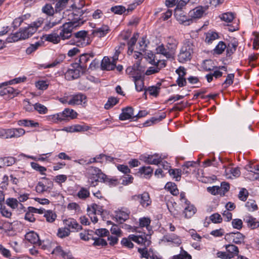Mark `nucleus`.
<instances>
[{
    "label": "nucleus",
    "instance_id": "nucleus-1",
    "mask_svg": "<svg viewBox=\"0 0 259 259\" xmlns=\"http://www.w3.org/2000/svg\"><path fill=\"white\" fill-rule=\"evenodd\" d=\"M178 44L179 42L175 38L169 37L167 38L166 48L164 47L163 44H161L156 48V53L163 55L167 59L174 60Z\"/></svg>",
    "mask_w": 259,
    "mask_h": 259
},
{
    "label": "nucleus",
    "instance_id": "nucleus-2",
    "mask_svg": "<svg viewBox=\"0 0 259 259\" xmlns=\"http://www.w3.org/2000/svg\"><path fill=\"white\" fill-rule=\"evenodd\" d=\"M194 47L190 39H186L178 55V61L181 63L190 61L194 53Z\"/></svg>",
    "mask_w": 259,
    "mask_h": 259
},
{
    "label": "nucleus",
    "instance_id": "nucleus-3",
    "mask_svg": "<svg viewBox=\"0 0 259 259\" xmlns=\"http://www.w3.org/2000/svg\"><path fill=\"white\" fill-rule=\"evenodd\" d=\"M88 32L85 30H81L74 33L75 39L70 40V44L75 45L78 47H85L90 44V38L87 37Z\"/></svg>",
    "mask_w": 259,
    "mask_h": 259
},
{
    "label": "nucleus",
    "instance_id": "nucleus-4",
    "mask_svg": "<svg viewBox=\"0 0 259 259\" xmlns=\"http://www.w3.org/2000/svg\"><path fill=\"white\" fill-rule=\"evenodd\" d=\"M71 8L73 12L68 14V20L73 22L75 25L78 24V26L83 24L84 21L82 20L81 17L84 13V11L77 8L75 4H72Z\"/></svg>",
    "mask_w": 259,
    "mask_h": 259
},
{
    "label": "nucleus",
    "instance_id": "nucleus-5",
    "mask_svg": "<svg viewBox=\"0 0 259 259\" xmlns=\"http://www.w3.org/2000/svg\"><path fill=\"white\" fill-rule=\"evenodd\" d=\"M78 26V24H75L73 22L69 21L67 23H64L60 27L61 31L60 32L61 38L64 40L70 38L71 36V32L73 28Z\"/></svg>",
    "mask_w": 259,
    "mask_h": 259
},
{
    "label": "nucleus",
    "instance_id": "nucleus-6",
    "mask_svg": "<svg viewBox=\"0 0 259 259\" xmlns=\"http://www.w3.org/2000/svg\"><path fill=\"white\" fill-rule=\"evenodd\" d=\"M131 199L135 201L138 200L143 207H147L151 205L152 202L149 194L147 192H144L141 194L133 195L132 196Z\"/></svg>",
    "mask_w": 259,
    "mask_h": 259
},
{
    "label": "nucleus",
    "instance_id": "nucleus-7",
    "mask_svg": "<svg viewBox=\"0 0 259 259\" xmlns=\"http://www.w3.org/2000/svg\"><path fill=\"white\" fill-rule=\"evenodd\" d=\"M90 60V56L88 53H84L80 56V58L78 61V62H76L71 64L72 67L80 68L81 69V74L85 73L87 70V63Z\"/></svg>",
    "mask_w": 259,
    "mask_h": 259
},
{
    "label": "nucleus",
    "instance_id": "nucleus-8",
    "mask_svg": "<svg viewBox=\"0 0 259 259\" xmlns=\"http://www.w3.org/2000/svg\"><path fill=\"white\" fill-rule=\"evenodd\" d=\"M245 236L239 232H231L227 233L225 235V239L229 241H232V242L240 244L243 242Z\"/></svg>",
    "mask_w": 259,
    "mask_h": 259
},
{
    "label": "nucleus",
    "instance_id": "nucleus-9",
    "mask_svg": "<svg viewBox=\"0 0 259 259\" xmlns=\"http://www.w3.org/2000/svg\"><path fill=\"white\" fill-rule=\"evenodd\" d=\"M174 16L180 23L184 24L185 25H189L192 23V19L188 18L181 9H175Z\"/></svg>",
    "mask_w": 259,
    "mask_h": 259
},
{
    "label": "nucleus",
    "instance_id": "nucleus-10",
    "mask_svg": "<svg viewBox=\"0 0 259 259\" xmlns=\"http://www.w3.org/2000/svg\"><path fill=\"white\" fill-rule=\"evenodd\" d=\"M87 101L86 95L81 93H78L71 96V99L68 101V104L71 105L84 104L87 103Z\"/></svg>",
    "mask_w": 259,
    "mask_h": 259
},
{
    "label": "nucleus",
    "instance_id": "nucleus-11",
    "mask_svg": "<svg viewBox=\"0 0 259 259\" xmlns=\"http://www.w3.org/2000/svg\"><path fill=\"white\" fill-rule=\"evenodd\" d=\"M20 93L19 90L7 85V87L0 91V96L8 95V97L5 98L6 99H12L19 95Z\"/></svg>",
    "mask_w": 259,
    "mask_h": 259
},
{
    "label": "nucleus",
    "instance_id": "nucleus-12",
    "mask_svg": "<svg viewBox=\"0 0 259 259\" xmlns=\"http://www.w3.org/2000/svg\"><path fill=\"white\" fill-rule=\"evenodd\" d=\"M106 178V175L102 170L97 172L93 176L88 177V182L91 187L96 186L98 182H102L104 179Z\"/></svg>",
    "mask_w": 259,
    "mask_h": 259
},
{
    "label": "nucleus",
    "instance_id": "nucleus-13",
    "mask_svg": "<svg viewBox=\"0 0 259 259\" xmlns=\"http://www.w3.org/2000/svg\"><path fill=\"white\" fill-rule=\"evenodd\" d=\"M72 67L71 69H68L65 74L66 78L68 80L77 79L81 74V69L80 68Z\"/></svg>",
    "mask_w": 259,
    "mask_h": 259
},
{
    "label": "nucleus",
    "instance_id": "nucleus-14",
    "mask_svg": "<svg viewBox=\"0 0 259 259\" xmlns=\"http://www.w3.org/2000/svg\"><path fill=\"white\" fill-rule=\"evenodd\" d=\"M119 119L120 120H125L129 119H134V109L132 107H126L122 109V112L119 115Z\"/></svg>",
    "mask_w": 259,
    "mask_h": 259
},
{
    "label": "nucleus",
    "instance_id": "nucleus-15",
    "mask_svg": "<svg viewBox=\"0 0 259 259\" xmlns=\"http://www.w3.org/2000/svg\"><path fill=\"white\" fill-rule=\"evenodd\" d=\"M25 239L29 242L34 245H41V240L38 235L34 231L28 232L25 235Z\"/></svg>",
    "mask_w": 259,
    "mask_h": 259
},
{
    "label": "nucleus",
    "instance_id": "nucleus-16",
    "mask_svg": "<svg viewBox=\"0 0 259 259\" xmlns=\"http://www.w3.org/2000/svg\"><path fill=\"white\" fill-rule=\"evenodd\" d=\"M64 224L65 225V227L69 228V230L72 229V231L76 230L78 231L82 229L81 225H79L76 221L74 219L68 218L63 221Z\"/></svg>",
    "mask_w": 259,
    "mask_h": 259
},
{
    "label": "nucleus",
    "instance_id": "nucleus-17",
    "mask_svg": "<svg viewBox=\"0 0 259 259\" xmlns=\"http://www.w3.org/2000/svg\"><path fill=\"white\" fill-rule=\"evenodd\" d=\"M102 70H113L115 68V65L111 63L110 59L107 57H105L102 61L101 64Z\"/></svg>",
    "mask_w": 259,
    "mask_h": 259
},
{
    "label": "nucleus",
    "instance_id": "nucleus-18",
    "mask_svg": "<svg viewBox=\"0 0 259 259\" xmlns=\"http://www.w3.org/2000/svg\"><path fill=\"white\" fill-rule=\"evenodd\" d=\"M109 30V27L107 25H103L99 28L93 30L92 34L94 36L102 37L108 33Z\"/></svg>",
    "mask_w": 259,
    "mask_h": 259
},
{
    "label": "nucleus",
    "instance_id": "nucleus-19",
    "mask_svg": "<svg viewBox=\"0 0 259 259\" xmlns=\"http://www.w3.org/2000/svg\"><path fill=\"white\" fill-rule=\"evenodd\" d=\"M157 157V155H148V156H141L143 160L148 164H160L161 162V159L159 158H154V157Z\"/></svg>",
    "mask_w": 259,
    "mask_h": 259
},
{
    "label": "nucleus",
    "instance_id": "nucleus-20",
    "mask_svg": "<svg viewBox=\"0 0 259 259\" xmlns=\"http://www.w3.org/2000/svg\"><path fill=\"white\" fill-rule=\"evenodd\" d=\"M43 37L45 40L50 42H52L55 44H58L60 41V34H58L56 31H54L53 33L50 34L44 35Z\"/></svg>",
    "mask_w": 259,
    "mask_h": 259
},
{
    "label": "nucleus",
    "instance_id": "nucleus-21",
    "mask_svg": "<svg viewBox=\"0 0 259 259\" xmlns=\"http://www.w3.org/2000/svg\"><path fill=\"white\" fill-rule=\"evenodd\" d=\"M18 124L20 126L25 127H37L39 126V123L35 122L33 120L21 119L18 121Z\"/></svg>",
    "mask_w": 259,
    "mask_h": 259
},
{
    "label": "nucleus",
    "instance_id": "nucleus-22",
    "mask_svg": "<svg viewBox=\"0 0 259 259\" xmlns=\"http://www.w3.org/2000/svg\"><path fill=\"white\" fill-rule=\"evenodd\" d=\"M244 221L247 224L248 227L252 229L259 227V221H256L255 218L251 215L246 217Z\"/></svg>",
    "mask_w": 259,
    "mask_h": 259
},
{
    "label": "nucleus",
    "instance_id": "nucleus-23",
    "mask_svg": "<svg viewBox=\"0 0 259 259\" xmlns=\"http://www.w3.org/2000/svg\"><path fill=\"white\" fill-rule=\"evenodd\" d=\"M130 214V211H125L121 210L117 212L115 218L117 221H119L120 223H122V222H125L129 219Z\"/></svg>",
    "mask_w": 259,
    "mask_h": 259
},
{
    "label": "nucleus",
    "instance_id": "nucleus-24",
    "mask_svg": "<svg viewBox=\"0 0 259 259\" xmlns=\"http://www.w3.org/2000/svg\"><path fill=\"white\" fill-rule=\"evenodd\" d=\"M166 117V113L165 112H163L161 115L159 116L158 117H153L150 120H147L143 123L144 126H148L151 125V124H154L155 123L161 121L162 119H164Z\"/></svg>",
    "mask_w": 259,
    "mask_h": 259
},
{
    "label": "nucleus",
    "instance_id": "nucleus-25",
    "mask_svg": "<svg viewBox=\"0 0 259 259\" xmlns=\"http://www.w3.org/2000/svg\"><path fill=\"white\" fill-rule=\"evenodd\" d=\"M41 11L43 13L45 14L48 17H54L55 10H54L52 4H46L42 7Z\"/></svg>",
    "mask_w": 259,
    "mask_h": 259
},
{
    "label": "nucleus",
    "instance_id": "nucleus-26",
    "mask_svg": "<svg viewBox=\"0 0 259 259\" xmlns=\"http://www.w3.org/2000/svg\"><path fill=\"white\" fill-rule=\"evenodd\" d=\"M186 205L187 206L184 208L183 212L185 214V217L188 219L192 217L195 213L196 208L193 205H191L190 203Z\"/></svg>",
    "mask_w": 259,
    "mask_h": 259
},
{
    "label": "nucleus",
    "instance_id": "nucleus-27",
    "mask_svg": "<svg viewBox=\"0 0 259 259\" xmlns=\"http://www.w3.org/2000/svg\"><path fill=\"white\" fill-rule=\"evenodd\" d=\"M43 21L44 20H39L38 23L34 22L33 24H31L28 27L25 28L30 36L36 31L37 29L42 23Z\"/></svg>",
    "mask_w": 259,
    "mask_h": 259
},
{
    "label": "nucleus",
    "instance_id": "nucleus-28",
    "mask_svg": "<svg viewBox=\"0 0 259 259\" xmlns=\"http://www.w3.org/2000/svg\"><path fill=\"white\" fill-rule=\"evenodd\" d=\"M189 13L192 17L191 19L192 20L193 19H198L202 16L204 13V10L202 7H197L192 11H191Z\"/></svg>",
    "mask_w": 259,
    "mask_h": 259
},
{
    "label": "nucleus",
    "instance_id": "nucleus-29",
    "mask_svg": "<svg viewBox=\"0 0 259 259\" xmlns=\"http://www.w3.org/2000/svg\"><path fill=\"white\" fill-rule=\"evenodd\" d=\"M61 114L62 117L64 118V120L68 117L71 119H74L76 118L77 115V113L74 110L69 108H65L62 113H61Z\"/></svg>",
    "mask_w": 259,
    "mask_h": 259
},
{
    "label": "nucleus",
    "instance_id": "nucleus-30",
    "mask_svg": "<svg viewBox=\"0 0 259 259\" xmlns=\"http://www.w3.org/2000/svg\"><path fill=\"white\" fill-rule=\"evenodd\" d=\"M227 252L229 254L235 256L239 255L238 254L239 251L238 247L234 244H227L225 245Z\"/></svg>",
    "mask_w": 259,
    "mask_h": 259
},
{
    "label": "nucleus",
    "instance_id": "nucleus-31",
    "mask_svg": "<svg viewBox=\"0 0 259 259\" xmlns=\"http://www.w3.org/2000/svg\"><path fill=\"white\" fill-rule=\"evenodd\" d=\"M238 43L237 41L231 42L228 44L226 48V55L230 57L236 51Z\"/></svg>",
    "mask_w": 259,
    "mask_h": 259
},
{
    "label": "nucleus",
    "instance_id": "nucleus-32",
    "mask_svg": "<svg viewBox=\"0 0 259 259\" xmlns=\"http://www.w3.org/2000/svg\"><path fill=\"white\" fill-rule=\"evenodd\" d=\"M163 238L167 242H172L177 244L178 245L181 243V239L175 234L165 235L163 236Z\"/></svg>",
    "mask_w": 259,
    "mask_h": 259
},
{
    "label": "nucleus",
    "instance_id": "nucleus-33",
    "mask_svg": "<svg viewBox=\"0 0 259 259\" xmlns=\"http://www.w3.org/2000/svg\"><path fill=\"white\" fill-rule=\"evenodd\" d=\"M168 173L170 176L176 179V181H180L182 174V170L180 168H170L168 170Z\"/></svg>",
    "mask_w": 259,
    "mask_h": 259
},
{
    "label": "nucleus",
    "instance_id": "nucleus-34",
    "mask_svg": "<svg viewBox=\"0 0 259 259\" xmlns=\"http://www.w3.org/2000/svg\"><path fill=\"white\" fill-rule=\"evenodd\" d=\"M165 187L173 195L177 196L179 194V190L177 188V185L175 183L167 182L165 185Z\"/></svg>",
    "mask_w": 259,
    "mask_h": 259
},
{
    "label": "nucleus",
    "instance_id": "nucleus-35",
    "mask_svg": "<svg viewBox=\"0 0 259 259\" xmlns=\"http://www.w3.org/2000/svg\"><path fill=\"white\" fill-rule=\"evenodd\" d=\"M46 221L49 223L54 222L57 218V214L51 210H47L44 214Z\"/></svg>",
    "mask_w": 259,
    "mask_h": 259
},
{
    "label": "nucleus",
    "instance_id": "nucleus-36",
    "mask_svg": "<svg viewBox=\"0 0 259 259\" xmlns=\"http://www.w3.org/2000/svg\"><path fill=\"white\" fill-rule=\"evenodd\" d=\"M26 211L24 219L29 222L33 223L35 221V218L34 217V212L31 210V207L29 206L27 208V210Z\"/></svg>",
    "mask_w": 259,
    "mask_h": 259
},
{
    "label": "nucleus",
    "instance_id": "nucleus-37",
    "mask_svg": "<svg viewBox=\"0 0 259 259\" xmlns=\"http://www.w3.org/2000/svg\"><path fill=\"white\" fill-rule=\"evenodd\" d=\"M110 11L115 14L122 15L126 12V9L125 7L118 5L111 7Z\"/></svg>",
    "mask_w": 259,
    "mask_h": 259
},
{
    "label": "nucleus",
    "instance_id": "nucleus-38",
    "mask_svg": "<svg viewBox=\"0 0 259 259\" xmlns=\"http://www.w3.org/2000/svg\"><path fill=\"white\" fill-rule=\"evenodd\" d=\"M91 239L94 240V242L93 243V245L94 246H106L108 244L107 241L105 239L101 238L100 237H92Z\"/></svg>",
    "mask_w": 259,
    "mask_h": 259
},
{
    "label": "nucleus",
    "instance_id": "nucleus-39",
    "mask_svg": "<svg viewBox=\"0 0 259 259\" xmlns=\"http://www.w3.org/2000/svg\"><path fill=\"white\" fill-rule=\"evenodd\" d=\"M227 48L226 44L223 41H220L214 49V53L216 54L220 55L223 53Z\"/></svg>",
    "mask_w": 259,
    "mask_h": 259
},
{
    "label": "nucleus",
    "instance_id": "nucleus-40",
    "mask_svg": "<svg viewBox=\"0 0 259 259\" xmlns=\"http://www.w3.org/2000/svg\"><path fill=\"white\" fill-rule=\"evenodd\" d=\"M146 56V58L150 64L153 65H158L159 63H160V60L155 61V55L152 52H148Z\"/></svg>",
    "mask_w": 259,
    "mask_h": 259
},
{
    "label": "nucleus",
    "instance_id": "nucleus-41",
    "mask_svg": "<svg viewBox=\"0 0 259 259\" xmlns=\"http://www.w3.org/2000/svg\"><path fill=\"white\" fill-rule=\"evenodd\" d=\"M144 69L143 68L135 70L134 72L133 79H141L144 78L145 73H144Z\"/></svg>",
    "mask_w": 259,
    "mask_h": 259
},
{
    "label": "nucleus",
    "instance_id": "nucleus-42",
    "mask_svg": "<svg viewBox=\"0 0 259 259\" xmlns=\"http://www.w3.org/2000/svg\"><path fill=\"white\" fill-rule=\"evenodd\" d=\"M68 0H59L55 5V12L56 13L59 12L65 8Z\"/></svg>",
    "mask_w": 259,
    "mask_h": 259
},
{
    "label": "nucleus",
    "instance_id": "nucleus-43",
    "mask_svg": "<svg viewBox=\"0 0 259 259\" xmlns=\"http://www.w3.org/2000/svg\"><path fill=\"white\" fill-rule=\"evenodd\" d=\"M71 231L68 228H59L58 230L57 235L59 237L63 238L65 237L68 236L70 233Z\"/></svg>",
    "mask_w": 259,
    "mask_h": 259
},
{
    "label": "nucleus",
    "instance_id": "nucleus-44",
    "mask_svg": "<svg viewBox=\"0 0 259 259\" xmlns=\"http://www.w3.org/2000/svg\"><path fill=\"white\" fill-rule=\"evenodd\" d=\"M20 39H22L21 33L19 32H16L14 34H11L6 39V41L8 42L17 41Z\"/></svg>",
    "mask_w": 259,
    "mask_h": 259
},
{
    "label": "nucleus",
    "instance_id": "nucleus-45",
    "mask_svg": "<svg viewBox=\"0 0 259 259\" xmlns=\"http://www.w3.org/2000/svg\"><path fill=\"white\" fill-rule=\"evenodd\" d=\"M128 238H130V239L132 240V241L139 244L145 243L146 241V238L140 235L136 236L134 234H131L128 236Z\"/></svg>",
    "mask_w": 259,
    "mask_h": 259
},
{
    "label": "nucleus",
    "instance_id": "nucleus-46",
    "mask_svg": "<svg viewBox=\"0 0 259 259\" xmlns=\"http://www.w3.org/2000/svg\"><path fill=\"white\" fill-rule=\"evenodd\" d=\"M181 251L180 254L174 256L172 259H192L191 255L184 250L183 247H181Z\"/></svg>",
    "mask_w": 259,
    "mask_h": 259
},
{
    "label": "nucleus",
    "instance_id": "nucleus-47",
    "mask_svg": "<svg viewBox=\"0 0 259 259\" xmlns=\"http://www.w3.org/2000/svg\"><path fill=\"white\" fill-rule=\"evenodd\" d=\"M90 191L86 188L82 187L78 192L77 196L81 199H85L90 196Z\"/></svg>",
    "mask_w": 259,
    "mask_h": 259
},
{
    "label": "nucleus",
    "instance_id": "nucleus-48",
    "mask_svg": "<svg viewBox=\"0 0 259 259\" xmlns=\"http://www.w3.org/2000/svg\"><path fill=\"white\" fill-rule=\"evenodd\" d=\"M153 169L150 166H143L139 168V172L144 174L145 176L150 177L153 173Z\"/></svg>",
    "mask_w": 259,
    "mask_h": 259
},
{
    "label": "nucleus",
    "instance_id": "nucleus-49",
    "mask_svg": "<svg viewBox=\"0 0 259 259\" xmlns=\"http://www.w3.org/2000/svg\"><path fill=\"white\" fill-rule=\"evenodd\" d=\"M230 189V184L228 182H223L221 183V186L220 187L219 194L223 196L225 193L227 192Z\"/></svg>",
    "mask_w": 259,
    "mask_h": 259
},
{
    "label": "nucleus",
    "instance_id": "nucleus-50",
    "mask_svg": "<svg viewBox=\"0 0 259 259\" xmlns=\"http://www.w3.org/2000/svg\"><path fill=\"white\" fill-rule=\"evenodd\" d=\"M235 74L234 73L228 74L227 76L226 80L223 83L222 85H224L225 88H228L232 85L233 83Z\"/></svg>",
    "mask_w": 259,
    "mask_h": 259
},
{
    "label": "nucleus",
    "instance_id": "nucleus-51",
    "mask_svg": "<svg viewBox=\"0 0 259 259\" xmlns=\"http://www.w3.org/2000/svg\"><path fill=\"white\" fill-rule=\"evenodd\" d=\"M30 164L33 169L39 171L41 175H46L44 172L47 170V168L45 167L41 166L37 163L34 162H31Z\"/></svg>",
    "mask_w": 259,
    "mask_h": 259
},
{
    "label": "nucleus",
    "instance_id": "nucleus-52",
    "mask_svg": "<svg viewBox=\"0 0 259 259\" xmlns=\"http://www.w3.org/2000/svg\"><path fill=\"white\" fill-rule=\"evenodd\" d=\"M219 38V34L218 33L215 32H208L206 34V37L205 41L208 43H211L212 41L215 39H217Z\"/></svg>",
    "mask_w": 259,
    "mask_h": 259
},
{
    "label": "nucleus",
    "instance_id": "nucleus-53",
    "mask_svg": "<svg viewBox=\"0 0 259 259\" xmlns=\"http://www.w3.org/2000/svg\"><path fill=\"white\" fill-rule=\"evenodd\" d=\"M102 182L108 184L110 187L117 186L119 183L117 179L110 178L107 175Z\"/></svg>",
    "mask_w": 259,
    "mask_h": 259
},
{
    "label": "nucleus",
    "instance_id": "nucleus-54",
    "mask_svg": "<svg viewBox=\"0 0 259 259\" xmlns=\"http://www.w3.org/2000/svg\"><path fill=\"white\" fill-rule=\"evenodd\" d=\"M66 56L64 54H61L53 62H52L51 64H49L47 66V68H52L56 66L58 64L61 63L63 61V60L65 59Z\"/></svg>",
    "mask_w": 259,
    "mask_h": 259
},
{
    "label": "nucleus",
    "instance_id": "nucleus-55",
    "mask_svg": "<svg viewBox=\"0 0 259 259\" xmlns=\"http://www.w3.org/2000/svg\"><path fill=\"white\" fill-rule=\"evenodd\" d=\"M160 88L159 87L151 86L148 87L146 91H148L150 95L154 97H157L160 92Z\"/></svg>",
    "mask_w": 259,
    "mask_h": 259
},
{
    "label": "nucleus",
    "instance_id": "nucleus-56",
    "mask_svg": "<svg viewBox=\"0 0 259 259\" xmlns=\"http://www.w3.org/2000/svg\"><path fill=\"white\" fill-rule=\"evenodd\" d=\"M53 18L54 17H50L49 21L45 24V26L44 27V29L45 30H48L50 28H52L56 25L59 24L60 22V20L57 21H53Z\"/></svg>",
    "mask_w": 259,
    "mask_h": 259
},
{
    "label": "nucleus",
    "instance_id": "nucleus-57",
    "mask_svg": "<svg viewBox=\"0 0 259 259\" xmlns=\"http://www.w3.org/2000/svg\"><path fill=\"white\" fill-rule=\"evenodd\" d=\"M34 110H36L39 114H46L48 112L47 108L44 105L36 103L34 104Z\"/></svg>",
    "mask_w": 259,
    "mask_h": 259
},
{
    "label": "nucleus",
    "instance_id": "nucleus-58",
    "mask_svg": "<svg viewBox=\"0 0 259 259\" xmlns=\"http://www.w3.org/2000/svg\"><path fill=\"white\" fill-rule=\"evenodd\" d=\"M41 43L39 41L36 42L35 44H31L30 46L26 50V53L30 55L35 51L40 46Z\"/></svg>",
    "mask_w": 259,
    "mask_h": 259
},
{
    "label": "nucleus",
    "instance_id": "nucleus-59",
    "mask_svg": "<svg viewBox=\"0 0 259 259\" xmlns=\"http://www.w3.org/2000/svg\"><path fill=\"white\" fill-rule=\"evenodd\" d=\"M136 90L138 92H141L143 91L144 87V78L141 79H133Z\"/></svg>",
    "mask_w": 259,
    "mask_h": 259
},
{
    "label": "nucleus",
    "instance_id": "nucleus-60",
    "mask_svg": "<svg viewBox=\"0 0 259 259\" xmlns=\"http://www.w3.org/2000/svg\"><path fill=\"white\" fill-rule=\"evenodd\" d=\"M245 206L249 210L254 211L258 209L257 204L255 201L253 200L249 199L246 203Z\"/></svg>",
    "mask_w": 259,
    "mask_h": 259
},
{
    "label": "nucleus",
    "instance_id": "nucleus-61",
    "mask_svg": "<svg viewBox=\"0 0 259 259\" xmlns=\"http://www.w3.org/2000/svg\"><path fill=\"white\" fill-rule=\"evenodd\" d=\"M6 203L13 209H15L18 206V201L16 198H9L6 200Z\"/></svg>",
    "mask_w": 259,
    "mask_h": 259
},
{
    "label": "nucleus",
    "instance_id": "nucleus-62",
    "mask_svg": "<svg viewBox=\"0 0 259 259\" xmlns=\"http://www.w3.org/2000/svg\"><path fill=\"white\" fill-rule=\"evenodd\" d=\"M210 220L214 224L221 223L222 222V218L218 213H214L209 217Z\"/></svg>",
    "mask_w": 259,
    "mask_h": 259
},
{
    "label": "nucleus",
    "instance_id": "nucleus-63",
    "mask_svg": "<svg viewBox=\"0 0 259 259\" xmlns=\"http://www.w3.org/2000/svg\"><path fill=\"white\" fill-rule=\"evenodd\" d=\"M220 18L226 22H231L234 19V16L232 13L228 12L222 14Z\"/></svg>",
    "mask_w": 259,
    "mask_h": 259
},
{
    "label": "nucleus",
    "instance_id": "nucleus-64",
    "mask_svg": "<svg viewBox=\"0 0 259 259\" xmlns=\"http://www.w3.org/2000/svg\"><path fill=\"white\" fill-rule=\"evenodd\" d=\"M232 225L234 229L240 230L243 227V222L239 219H233L232 221Z\"/></svg>",
    "mask_w": 259,
    "mask_h": 259
}]
</instances>
